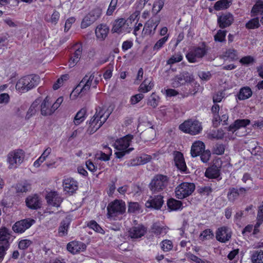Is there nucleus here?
Here are the masks:
<instances>
[{"mask_svg": "<svg viewBox=\"0 0 263 263\" xmlns=\"http://www.w3.org/2000/svg\"><path fill=\"white\" fill-rule=\"evenodd\" d=\"M152 232L156 235H164L167 233V229L159 223H154L152 228Z\"/></svg>", "mask_w": 263, "mask_h": 263, "instance_id": "obj_39", "label": "nucleus"}, {"mask_svg": "<svg viewBox=\"0 0 263 263\" xmlns=\"http://www.w3.org/2000/svg\"><path fill=\"white\" fill-rule=\"evenodd\" d=\"M179 128L183 133L192 135L198 134L202 129L201 123L198 120L193 119L185 121L179 125Z\"/></svg>", "mask_w": 263, "mask_h": 263, "instance_id": "obj_4", "label": "nucleus"}, {"mask_svg": "<svg viewBox=\"0 0 263 263\" xmlns=\"http://www.w3.org/2000/svg\"><path fill=\"white\" fill-rule=\"evenodd\" d=\"M163 203V197L161 195H158L154 198L147 200L145 203V206L147 208H154L158 210L161 208Z\"/></svg>", "mask_w": 263, "mask_h": 263, "instance_id": "obj_22", "label": "nucleus"}, {"mask_svg": "<svg viewBox=\"0 0 263 263\" xmlns=\"http://www.w3.org/2000/svg\"><path fill=\"white\" fill-rule=\"evenodd\" d=\"M251 13L253 16L263 14V3L261 0H257L255 5L253 7Z\"/></svg>", "mask_w": 263, "mask_h": 263, "instance_id": "obj_41", "label": "nucleus"}, {"mask_svg": "<svg viewBox=\"0 0 263 263\" xmlns=\"http://www.w3.org/2000/svg\"><path fill=\"white\" fill-rule=\"evenodd\" d=\"M224 136V132L222 129H217L213 130L210 134V136L212 138L221 139Z\"/></svg>", "mask_w": 263, "mask_h": 263, "instance_id": "obj_57", "label": "nucleus"}, {"mask_svg": "<svg viewBox=\"0 0 263 263\" xmlns=\"http://www.w3.org/2000/svg\"><path fill=\"white\" fill-rule=\"evenodd\" d=\"M182 202L176 200L173 198H171L168 200L167 205L171 210L176 211L180 209L182 206Z\"/></svg>", "mask_w": 263, "mask_h": 263, "instance_id": "obj_42", "label": "nucleus"}, {"mask_svg": "<svg viewBox=\"0 0 263 263\" xmlns=\"http://www.w3.org/2000/svg\"><path fill=\"white\" fill-rule=\"evenodd\" d=\"M162 92L167 97H174L178 94V92L177 90L171 88L164 89L163 90H162Z\"/></svg>", "mask_w": 263, "mask_h": 263, "instance_id": "obj_61", "label": "nucleus"}, {"mask_svg": "<svg viewBox=\"0 0 263 263\" xmlns=\"http://www.w3.org/2000/svg\"><path fill=\"white\" fill-rule=\"evenodd\" d=\"M94 75L92 73H88L86 74L79 84L80 86L87 92L90 89L91 86L96 87L97 81L94 80Z\"/></svg>", "mask_w": 263, "mask_h": 263, "instance_id": "obj_13", "label": "nucleus"}, {"mask_svg": "<svg viewBox=\"0 0 263 263\" xmlns=\"http://www.w3.org/2000/svg\"><path fill=\"white\" fill-rule=\"evenodd\" d=\"M40 81V77L36 75H29L21 78L16 84V89L23 93L36 86Z\"/></svg>", "mask_w": 263, "mask_h": 263, "instance_id": "obj_2", "label": "nucleus"}, {"mask_svg": "<svg viewBox=\"0 0 263 263\" xmlns=\"http://www.w3.org/2000/svg\"><path fill=\"white\" fill-rule=\"evenodd\" d=\"M205 148V145L203 142L197 141L194 142L192 144L191 154L192 157H196L199 155Z\"/></svg>", "mask_w": 263, "mask_h": 263, "instance_id": "obj_27", "label": "nucleus"}, {"mask_svg": "<svg viewBox=\"0 0 263 263\" xmlns=\"http://www.w3.org/2000/svg\"><path fill=\"white\" fill-rule=\"evenodd\" d=\"M213 191L212 189L208 186L198 187L197 192L201 195L208 196Z\"/></svg>", "mask_w": 263, "mask_h": 263, "instance_id": "obj_54", "label": "nucleus"}, {"mask_svg": "<svg viewBox=\"0 0 263 263\" xmlns=\"http://www.w3.org/2000/svg\"><path fill=\"white\" fill-rule=\"evenodd\" d=\"M86 110L82 108L76 114L74 117L73 122L76 125H78L82 123L86 119Z\"/></svg>", "mask_w": 263, "mask_h": 263, "instance_id": "obj_38", "label": "nucleus"}, {"mask_svg": "<svg viewBox=\"0 0 263 263\" xmlns=\"http://www.w3.org/2000/svg\"><path fill=\"white\" fill-rule=\"evenodd\" d=\"M250 123L249 119H237L229 127V131L236 132L240 128L246 127Z\"/></svg>", "mask_w": 263, "mask_h": 263, "instance_id": "obj_26", "label": "nucleus"}, {"mask_svg": "<svg viewBox=\"0 0 263 263\" xmlns=\"http://www.w3.org/2000/svg\"><path fill=\"white\" fill-rule=\"evenodd\" d=\"M39 106L41 109V114L44 116H50L55 111L53 110L52 106V100L48 96L44 99Z\"/></svg>", "mask_w": 263, "mask_h": 263, "instance_id": "obj_15", "label": "nucleus"}, {"mask_svg": "<svg viewBox=\"0 0 263 263\" xmlns=\"http://www.w3.org/2000/svg\"><path fill=\"white\" fill-rule=\"evenodd\" d=\"M64 190L65 192L72 194L78 189V183L72 178H67L63 182Z\"/></svg>", "mask_w": 263, "mask_h": 263, "instance_id": "obj_20", "label": "nucleus"}, {"mask_svg": "<svg viewBox=\"0 0 263 263\" xmlns=\"http://www.w3.org/2000/svg\"><path fill=\"white\" fill-rule=\"evenodd\" d=\"M169 38V35H166L159 40H158L156 43L155 44L153 47V53L151 54V56L155 54L159 50H160L164 46V45L166 43V42L168 41Z\"/></svg>", "mask_w": 263, "mask_h": 263, "instance_id": "obj_36", "label": "nucleus"}, {"mask_svg": "<svg viewBox=\"0 0 263 263\" xmlns=\"http://www.w3.org/2000/svg\"><path fill=\"white\" fill-rule=\"evenodd\" d=\"M97 16L98 15H96L95 16H91V15H89L88 14L84 17L81 22V28H86L87 27L89 26L91 24H92L95 21H96L97 20Z\"/></svg>", "mask_w": 263, "mask_h": 263, "instance_id": "obj_43", "label": "nucleus"}, {"mask_svg": "<svg viewBox=\"0 0 263 263\" xmlns=\"http://www.w3.org/2000/svg\"><path fill=\"white\" fill-rule=\"evenodd\" d=\"M232 232L227 227H221L216 232V239L221 242H226L231 238Z\"/></svg>", "mask_w": 263, "mask_h": 263, "instance_id": "obj_12", "label": "nucleus"}, {"mask_svg": "<svg viewBox=\"0 0 263 263\" xmlns=\"http://www.w3.org/2000/svg\"><path fill=\"white\" fill-rule=\"evenodd\" d=\"M158 25V22L153 20H148L143 28L142 34L144 36L154 34Z\"/></svg>", "mask_w": 263, "mask_h": 263, "instance_id": "obj_21", "label": "nucleus"}, {"mask_svg": "<svg viewBox=\"0 0 263 263\" xmlns=\"http://www.w3.org/2000/svg\"><path fill=\"white\" fill-rule=\"evenodd\" d=\"M183 56L181 53H178L172 55L167 61V64L172 65L174 63L179 62L182 60Z\"/></svg>", "mask_w": 263, "mask_h": 263, "instance_id": "obj_51", "label": "nucleus"}, {"mask_svg": "<svg viewBox=\"0 0 263 263\" xmlns=\"http://www.w3.org/2000/svg\"><path fill=\"white\" fill-rule=\"evenodd\" d=\"M51 152V148L49 147H47L41 156L34 162L33 164H40L43 163L50 155Z\"/></svg>", "mask_w": 263, "mask_h": 263, "instance_id": "obj_49", "label": "nucleus"}, {"mask_svg": "<svg viewBox=\"0 0 263 263\" xmlns=\"http://www.w3.org/2000/svg\"><path fill=\"white\" fill-rule=\"evenodd\" d=\"M175 164H186L183 154L178 151L173 153Z\"/></svg>", "mask_w": 263, "mask_h": 263, "instance_id": "obj_48", "label": "nucleus"}, {"mask_svg": "<svg viewBox=\"0 0 263 263\" xmlns=\"http://www.w3.org/2000/svg\"><path fill=\"white\" fill-rule=\"evenodd\" d=\"M232 0H219L216 2L214 9L217 10H221L227 9L231 4Z\"/></svg>", "mask_w": 263, "mask_h": 263, "instance_id": "obj_40", "label": "nucleus"}, {"mask_svg": "<svg viewBox=\"0 0 263 263\" xmlns=\"http://www.w3.org/2000/svg\"><path fill=\"white\" fill-rule=\"evenodd\" d=\"M233 21V16L230 13L223 14L218 18V22L220 28H225L230 26Z\"/></svg>", "mask_w": 263, "mask_h": 263, "instance_id": "obj_24", "label": "nucleus"}, {"mask_svg": "<svg viewBox=\"0 0 263 263\" xmlns=\"http://www.w3.org/2000/svg\"><path fill=\"white\" fill-rule=\"evenodd\" d=\"M184 82V80L183 79L182 76H176L174 79V81L172 83V85L173 87H178L181 84H183Z\"/></svg>", "mask_w": 263, "mask_h": 263, "instance_id": "obj_64", "label": "nucleus"}, {"mask_svg": "<svg viewBox=\"0 0 263 263\" xmlns=\"http://www.w3.org/2000/svg\"><path fill=\"white\" fill-rule=\"evenodd\" d=\"M110 112L106 107H98L89 122V131L90 134L96 132L106 122Z\"/></svg>", "mask_w": 263, "mask_h": 263, "instance_id": "obj_1", "label": "nucleus"}, {"mask_svg": "<svg viewBox=\"0 0 263 263\" xmlns=\"http://www.w3.org/2000/svg\"><path fill=\"white\" fill-rule=\"evenodd\" d=\"M70 223V218L68 217H66L60 222L58 229V233L60 236L63 237L67 235Z\"/></svg>", "mask_w": 263, "mask_h": 263, "instance_id": "obj_29", "label": "nucleus"}, {"mask_svg": "<svg viewBox=\"0 0 263 263\" xmlns=\"http://www.w3.org/2000/svg\"><path fill=\"white\" fill-rule=\"evenodd\" d=\"M137 16L133 14L130 15L127 20L125 21L123 18H120L116 20L113 25L112 31L118 33H125L129 32V23H132L133 20Z\"/></svg>", "mask_w": 263, "mask_h": 263, "instance_id": "obj_8", "label": "nucleus"}, {"mask_svg": "<svg viewBox=\"0 0 263 263\" xmlns=\"http://www.w3.org/2000/svg\"><path fill=\"white\" fill-rule=\"evenodd\" d=\"M250 189V187H240L239 189L235 187L230 188L227 195L229 201L234 202L240 195L245 196Z\"/></svg>", "mask_w": 263, "mask_h": 263, "instance_id": "obj_14", "label": "nucleus"}, {"mask_svg": "<svg viewBox=\"0 0 263 263\" xmlns=\"http://www.w3.org/2000/svg\"><path fill=\"white\" fill-rule=\"evenodd\" d=\"M108 27L105 24H100L96 28L95 34L97 40L103 41L107 37L109 32Z\"/></svg>", "mask_w": 263, "mask_h": 263, "instance_id": "obj_19", "label": "nucleus"}, {"mask_svg": "<svg viewBox=\"0 0 263 263\" xmlns=\"http://www.w3.org/2000/svg\"><path fill=\"white\" fill-rule=\"evenodd\" d=\"M223 58L231 61H236L238 59V52L233 48L228 49L223 53Z\"/></svg>", "mask_w": 263, "mask_h": 263, "instance_id": "obj_33", "label": "nucleus"}, {"mask_svg": "<svg viewBox=\"0 0 263 263\" xmlns=\"http://www.w3.org/2000/svg\"><path fill=\"white\" fill-rule=\"evenodd\" d=\"M32 243V241L28 239L21 240L18 243V248L21 250H25Z\"/></svg>", "mask_w": 263, "mask_h": 263, "instance_id": "obj_58", "label": "nucleus"}, {"mask_svg": "<svg viewBox=\"0 0 263 263\" xmlns=\"http://www.w3.org/2000/svg\"><path fill=\"white\" fill-rule=\"evenodd\" d=\"M26 205L31 209H37L41 207V202L37 195L28 196L26 199Z\"/></svg>", "mask_w": 263, "mask_h": 263, "instance_id": "obj_25", "label": "nucleus"}, {"mask_svg": "<svg viewBox=\"0 0 263 263\" xmlns=\"http://www.w3.org/2000/svg\"><path fill=\"white\" fill-rule=\"evenodd\" d=\"M159 100V97L155 92H153L148 98L147 104L148 105L152 106L153 108H155L158 105Z\"/></svg>", "mask_w": 263, "mask_h": 263, "instance_id": "obj_45", "label": "nucleus"}, {"mask_svg": "<svg viewBox=\"0 0 263 263\" xmlns=\"http://www.w3.org/2000/svg\"><path fill=\"white\" fill-rule=\"evenodd\" d=\"M25 153L21 149L10 152L7 156V162L9 164H21L24 162Z\"/></svg>", "mask_w": 263, "mask_h": 263, "instance_id": "obj_9", "label": "nucleus"}, {"mask_svg": "<svg viewBox=\"0 0 263 263\" xmlns=\"http://www.w3.org/2000/svg\"><path fill=\"white\" fill-rule=\"evenodd\" d=\"M168 184V178L163 175H157L152 180L149 187L153 193L163 190Z\"/></svg>", "mask_w": 263, "mask_h": 263, "instance_id": "obj_5", "label": "nucleus"}, {"mask_svg": "<svg viewBox=\"0 0 263 263\" xmlns=\"http://www.w3.org/2000/svg\"><path fill=\"white\" fill-rule=\"evenodd\" d=\"M154 85L151 79H146L140 85L139 91L142 93L148 92L153 88Z\"/></svg>", "mask_w": 263, "mask_h": 263, "instance_id": "obj_35", "label": "nucleus"}, {"mask_svg": "<svg viewBox=\"0 0 263 263\" xmlns=\"http://www.w3.org/2000/svg\"><path fill=\"white\" fill-rule=\"evenodd\" d=\"M133 136H126L117 140L114 143L115 148L118 151L115 153L117 158H121L126 154L129 153L133 150V148L129 147Z\"/></svg>", "mask_w": 263, "mask_h": 263, "instance_id": "obj_3", "label": "nucleus"}, {"mask_svg": "<svg viewBox=\"0 0 263 263\" xmlns=\"http://www.w3.org/2000/svg\"><path fill=\"white\" fill-rule=\"evenodd\" d=\"M255 62V59L251 55L245 56L241 58L239 62L242 65H249Z\"/></svg>", "mask_w": 263, "mask_h": 263, "instance_id": "obj_56", "label": "nucleus"}, {"mask_svg": "<svg viewBox=\"0 0 263 263\" xmlns=\"http://www.w3.org/2000/svg\"><path fill=\"white\" fill-rule=\"evenodd\" d=\"M155 159H158L156 154L149 155L143 154L137 158V162L139 163V164H145L147 163H153L154 160Z\"/></svg>", "mask_w": 263, "mask_h": 263, "instance_id": "obj_31", "label": "nucleus"}, {"mask_svg": "<svg viewBox=\"0 0 263 263\" xmlns=\"http://www.w3.org/2000/svg\"><path fill=\"white\" fill-rule=\"evenodd\" d=\"M252 91L249 87H243L241 88L237 95V98L240 100H244L251 97Z\"/></svg>", "mask_w": 263, "mask_h": 263, "instance_id": "obj_37", "label": "nucleus"}, {"mask_svg": "<svg viewBox=\"0 0 263 263\" xmlns=\"http://www.w3.org/2000/svg\"><path fill=\"white\" fill-rule=\"evenodd\" d=\"M48 204L53 206L59 207L63 201V199L59 195L57 192H50L46 195Z\"/></svg>", "mask_w": 263, "mask_h": 263, "instance_id": "obj_17", "label": "nucleus"}, {"mask_svg": "<svg viewBox=\"0 0 263 263\" xmlns=\"http://www.w3.org/2000/svg\"><path fill=\"white\" fill-rule=\"evenodd\" d=\"M40 101L39 100H36L32 103L27 112L25 117L26 119H29L31 117L35 115L40 108Z\"/></svg>", "mask_w": 263, "mask_h": 263, "instance_id": "obj_34", "label": "nucleus"}, {"mask_svg": "<svg viewBox=\"0 0 263 263\" xmlns=\"http://www.w3.org/2000/svg\"><path fill=\"white\" fill-rule=\"evenodd\" d=\"M118 0H111L108 8L107 10V14L110 15L112 14L113 12L116 8Z\"/></svg>", "mask_w": 263, "mask_h": 263, "instance_id": "obj_63", "label": "nucleus"}, {"mask_svg": "<svg viewBox=\"0 0 263 263\" xmlns=\"http://www.w3.org/2000/svg\"><path fill=\"white\" fill-rule=\"evenodd\" d=\"M107 210L108 217L115 219V217L125 212V202L122 200H115L108 205Z\"/></svg>", "mask_w": 263, "mask_h": 263, "instance_id": "obj_6", "label": "nucleus"}, {"mask_svg": "<svg viewBox=\"0 0 263 263\" xmlns=\"http://www.w3.org/2000/svg\"><path fill=\"white\" fill-rule=\"evenodd\" d=\"M140 210V206L138 202H130L128 205V211L130 213H136Z\"/></svg>", "mask_w": 263, "mask_h": 263, "instance_id": "obj_60", "label": "nucleus"}, {"mask_svg": "<svg viewBox=\"0 0 263 263\" xmlns=\"http://www.w3.org/2000/svg\"><path fill=\"white\" fill-rule=\"evenodd\" d=\"M226 31L219 30L214 36V40L216 42H222L225 40Z\"/></svg>", "mask_w": 263, "mask_h": 263, "instance_id": "obj_55", "label": "nucleus"}, {"mask_svg": "<svg viewBox=\"0 0 263 263\" xmlns=\"http://www.w3.org/2000/svg\"><path fill=\"white\" fill-rule=\"evenodd\" d=\"M76 18L74 17H70L66 20L64 26V31L67 32L71 28L72 25L75 22Z\"/></svg>", "mask_w": 263, "mask_h": 263, "instance_id": "obj_62", "label": "nucleus"}, {"mask_svg": "<svg viewBox=\"0 0 263 263\" xmlns=\"http://www.w3.org/2000/svg\"><path fill=\"white\" fill-rule=\"evenodd\" d=\"M204 47H197L191 49L186 55V58L190 63H195L202 59L205 54Z\"/></svg>", "mask_w": 263, "mask_h": 263, "instance_id": "obj_10", "label": "nucleus"}, {"mask_svg": "<svg viewBox=\"0 0 263 263\" xmlns=\"http://www.w3.org/2000/svg\"><path fill=\"white\" fill-rule=\"evenodd\" d=\"M103 151L97 153L96 155V159L106 161L109 160L110 156L112 155V149L106 145H103Z\"/></svg>", "mask_w": 263, "mask_h": 263, "instance_id": "obj_23", "label": "nucleus"}, {"mask_svg": "<svg viewBox=\"0 0 263 263\" xmlns=\"http://www.w3.org/2000/svg\"><path fill=\"white\" fill-rule=\"evenodd\" d=\"M86 248V246L84 243L77 241L70 242L67 245V250L72 254L84 251Z\"/></svg>", "mask_w": 263, "mask_h": 263, "instance_id": "obj_18", "label": "nucleus"}, {"mask_svg": "<svg viewBox=\"0 0 263 263\" xmlns=\"http://www.w3.org/2000/svg\"><path fill=\"white\" fill-rule=\"evenodd\" d=\"M69 77L68 74H64L60 78H59L57 81L53 85L52 88L54 90H57L60 87L63 86L65 82L67 81Z\"/></svg>", "mask_w": 263, "mask_h": 263, "instance_id": "obj_47", "label": "nucleus"}, {"mask_svg": "<svg viewBox=\"0 0 263 263\" xmlns=\"http://www.w3.org/2000/svg\"><path fill=\"white\" fill-rule=\"evenodd\" d=\"M259 25V18L258 17H255L252 18L248 21V22L246 24V27L248 29H253L258 28Z\"/></svg>", "mask_w": 263, "mask_h": 263, "instance_id": "obj_50", "label": "nucleus"}, {"mask_svg": "<svg viewBox=\"0 0 263 263\" xmlns=\"http://www.w3.org/2000/svg\"><path fill=\"white\" fill-rule=\"evenodd\" d=\"M11 238V234L9 230L2 227L0 229V247L5 249H8L10 246L9 240Z\"/></svg>", "mask_w": 263, "mask_h": 263, "instance_id": "obj_16", "label": "nucleus"}, {"mask_svg": "<svg viewBox=\"0 0 263 263\" xmlns=\"http://www.w3.org/2000/svg\"><path fill=\"white\" fill-rule=\"evenodd\" d=\"M35 220L30 218L24 219L16 222L12 226V230L15 233H22L29 229Z\"/></svg>", "mask_w": 263, "mask_h": 263, "instance_id": "obj_11", "label": "nucleus"}, {"mask_svg": "<svg viewBox=\"0 0 263 263\" xmlns=\"http://www.w3.org/2000/svg\"><path fill=\"white\" fill-rule=\"evenodd\" d=\"M31 189V184L28 181H24L17 183L15 190L17 193H24L30 191Z\"/></svg>", "mask_w": 263, "mask_h": 263, "instance_id": "obj_32", "label": "nucleus"}, {"mask_svg": "<svg viewBox=\"0 0 263 263\" xmlns=\"http://www.w3.org/2000/svg\"><path fill=\"white\" fill-rule=\"evenodd\" d=\"M161 248L163 251H168L173 248V243L171 240H164L161 243Z\"/></svg>", "mask_w": 263, "mask_h": 263, "instance_id": "obj_53", "label": "nucleus"}, {"mask_svg": "<svg viewBox=\"0 0 263 263\" xmlns=\"http://www.w3.org/2000/svg\"><path fill=\"white\" fill-rule=\"evenodd\" d=\"M144 95L142 93L133 95L130 97L129 102L132 105H136L140 102L144 98Z\"/></svg>", "mask_w": 263, "mask_h": 263, "instance_id": "obj_52", "label": "nucleus"}, {"mask_svg": "<svg viewBox=\"0 0 263 263\" xmlns=\"http://www.w3.org/2000/svg\"><path fill=\"white\" fill-rule=\"evenodd\" d=\"M251 261L252 263H263V250L254 251L251 256Z\"/></svg>", "mask_w": 263, "mask_h": 263, "instance_id": "obj_44", "label": "nucleus"}, {"mask_svg": "<svg viewBox=\"0 0 263 263\" xmlns=\"http://www.w3.org/2000/svg\"><path fill=\"white\" fill-rule=\"evenodd\" d=\"M128 232L132 238H139L144 235L145 230L143 226H138L130 228Z\"/></svg>", "mask_w": 263, "mask_h": 263, "instance_id": "obj_28", "label": "nucleus"}, {"mask_svg": "<svg viewBox=\"0 0 263 263\" xmlns=\"http://www.w3.org/2000/svg\"><path fill=\"white\" fill-rule=\"evenodd\" d=\"M220 168L221 167H217V165H211L206 169L205 176L210 178H217L220 176Z\"/></svg>", "mask_w": 263, "mask_h": 263, "instance_id": "obj_30", "label": "nucleus"}, {"mask_svg": "<svg viewBox=\"0 0 263 263\" xmlns=\"http://www.w3.org/2000/svg\"><path fill=\"white\" fill-rule=\"evenodd\" d=\"M87 226L97 232L102 233V231H103L101 227L94 220L90 221Z\"/></svg>", "mask_w": 263, "mask_h": 263, "instance_id": "obj_59", "label": "nucleus"}, {"mask_svg": "<svg viewBox=\"0 0 263 263\" xmlns=\"http://www.w3.org/2000/svg\"><path fill=\"white\" fill-rule=\"evenodd\" d=\"M195 185L193 183L182 182L178 185L175 189V195L178 199H183L190 195L195 191Z\"/></svg>", "mask_w": 263, "mask_h": 263, "instance_id": "obj_7", "label": "nucleus"}, {"mask_svg": "<svg viewBox=\"0 0 263 263\" xmlns=\"http://www.w3.org/2000/svg\"><path fill=\"white\" fill-rule=\"evenodd\" d=\"M85 93L86 92L78 85L70 93V99L71 100H75Z\"/></svg>", "mask_w": 263, "mask_h": 263, "instance_id": "obj_46", "label": "nucleus"}]
</instances>
